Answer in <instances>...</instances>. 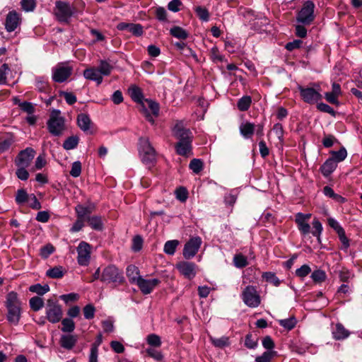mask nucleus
I'll return each instance as SVG.
<instances>
[{"instance_id": "obj_31", "label": "nucleus", "mask_w": 362, "mask_h": 362, "mask_svg": "<svg viewBox=\"0 0 362 362\" xmlns=\"http://www.w3.org/2000/svg\"><path fill=\"white\" fill-rule=\"evenodd\" d=\"M13 142L14 139L11 135L6 137H0V153H3L8 150Z\"/></svg>"}, {"instance_id": "obj_32", "label": "nucleus", "mask_w": 362, "mask_h": 362, "mask_svg": "<svg viewBox=\"0 0 362 362\" xmlns=\"http://www.w3.org/2000/svg\"><path fill=\"white\" fill-rule=\"evenodd\" d=\"M178 245L179 241L177 240H168L165 243L163 250L167 255H173Z\"/></svg>"}, {"instance_id": "obj_26", "label": "nucleus", "mask_w": 362, "mask_h": 362, "mask_svg": "<svg viewBox=\"0 0 362 362\" xmlns=\"http://www.w3.org/2000/svg\"><path fill=\"white\" fill-rule=\"evenodd\" d=\"M296 222L298 225V230L303 235H307L310 232V226L308 221L304 220L301 215H296Z\"/></svg>"}, {"instance_id": "obj_62", "label": "nucleus", "mask_w": 362, "mask_h": 362, "mask_svg": "<svg viewBox=\"0 0 362 362\" xmlns=\"http://www.w3.org/2000/svg\"><path fill=\"white\" fill-rule=\"evenodd\" d=\"M146 351L149 356L153 358L156 361H161L163 358V355L161 354V353L153 348H148L146 349Z\"/></svg>"}, {"instance_id": "obj_13", "label": "nucleus", "mask_w": 362, "mask_h": 362, "mask_svg": "<svg viewBox=\"0 0 362 362\" xmlns=\"http://www.w3.org/2000/svg\"><path fill=\"white\" fill-rule=\"evenodd\" d=\"M71 66L58 64L52 69V79L57 83L64 82L72 74Z\"/></svg>"}, {"instance_id": "obj_14", "label": "nucleus", "mask_w": 362, "mask_h": 362, "mask_svg": "<svg viewBox=\"0 0 362 362\" xmlns=\"http://www.w3.org/2000/svg\"><path fill=\"white\" fill-rule=\"evenodd\" d=\"M35 156V151L32 148H26L21 151L15 159L16 166L28 167Z\"/></svg>"}, {"instance_id": "obj_36", "label": "nucleus", "mask_w": 362, "mask_h": 362, "mask_svg": "<svg viewBox=\"0 0 362 362\" xmlns=\"http://www.w3.org/2000/svg\"><path fill=\"white\" fill-rule=\"evenodd\" d=\"M29 290L33 293L42 296L49 291V286L48 285L42 286L40 284H36L30 286Z\"/></svg>"}, {"instance_id": "obj_11", "label": "nucleus", "mask_w": 362, "mask_h": 362, "mask_svg": "<svg viewBox=\"0 0 362 362\" xmlns=\"http://www.w3.org/2000/svg\"><path fill=\"white\" fill-rule=\"evenodd\" d=\"M202 240L200 237H193L187 241L183 249V256L187 259L194 257L197 253Z\"/></svg>"}, {"instance_id": "obj_29", "label": "nucleus", "mask_w": 362, "mask_h": 362, "mask_svg": "<svg viewBox=\"0 0 362 362\" xmlns=\"http://www.w3.org/2000/svg\"><path fill=\"white\" fill-rule=\"evenodd\" d=\"M75 210L77 214V217L84 219L86 221L87 220V218L88 216H90V214L92 212V210L90 207L85 206L81 204L77 205L75 208Z\"/></svg>"}, {"instance_id": "obj_48", "label": "nucleus", "mask_w": 362, "mask_h": 362, "mask_svg": "<svg viewBox=\"0 0 362 362\" xmlns=\"http://www.w3.org/2000/svg\"><path fill=\"white\" fill-rule=\"evenodd\" d=\"M149 345L154 347H159L161 345V340L158 335L155 334H149L146 338Z\"/></svg>"}, {"instance_id": "obj_46", "label": "nucleus", "mask_w": 362, "mask_h": 362, "mask_svg": "<svg viewBox=\"0 0 362 362\" xmlns=\"http://www.w3.org/2000/svg\"><path fill=\"white\" fill-rule=\"evenodd\" d=\"M194 10L199 19H201L203 21H209V13L206 8L202 6H197Z\"/></svg>"}, {"instance_id": "obj_61", "label": "nucleus", "mask_w": 362, "mask_h": 362, "mask_svg": "<svg viewBox=\"0 0 362 362\" xmlns=\"http://www.w3.org/2000/svg\"><path fill=\"white\" fill-rule=\"evenodd\" d=\"M19 106L23 111L27 112L29 115H32L35 112V107L31 103H19Z\"/></svg>"}, {"instance_id": "obj_27", "label": "nucleus", "mask_w": 362, "mask_h": 362, "mask_svg": "<svg viewBox=\"0 0 362 362\" xmlns=\"http://www.w3.org/2000/svg\"><path fill=\"white\" fill-rule=\"evenodd\" d=\"M86 221L93 230H102L103 228V223L100 216H88Z\"/></svg>"}, {"instance_id": "obj_9", "label": "nucleus", "mask_w": 362, "mask_h": 362, "mask_svg": "<svg viewBox=\"0 0 362 362\" xmlns=\"http://www.w3.org/2000/svg\"><path fill=\"white\" fill-rule=\"evenodd\" d=\"M63 316V312L61 305L57 300L49 299L46 305V317L51 323L59 322Z\"/></svg>"}, {"instance_id": "obj_18", "label": "nucleus", "mask_w": 362, "mask_h": 362, "mask_svg": "<svg viewBox=\"0 0 362 362\" xmlns=\"http://www.w3.org/2000/svg\"><path fill=\"white\" fill-rule=\"evenodd\" d=\"M77 124L83 132L87 134H93V131L91 130L93 122L88 115L86 113L78 114L77 116Z\"/></svg>"}, {"instance_id": "obj_54", "label": "nucleus", "mask_w": 362, "mask_h": 362, "mask_svg": "<svg viewBox=\"0 0 362 362\" xmlns=\"http://www.w3.org/2000/svg\"><path fill=\"white\" fill-rule=\"evenodd\" d=\"M273 132L279 139L281 144L283 143L284 129L281 124H275L273 127Z\"/></svg>"}, {"instance_id": "obj_43", "label": "nucleus", "mask_w": 362, "mask_h": 362, "mask_svg": "<svg viewBox=\"0 0 362 362\" xmlns=\"http://www.w3.org/2000/svg\"><path fill=\"white\" fill-rule=\"evenodd\" d=\"M347 156L346 150L344 148H340L338 151L332 153L331 159H334L335 163L343 161Z\"/></svg>"}, {"instance_id": "obj_16", "label": "nucleus", "mask_w": 362, "mask_h": 362, "mask_svg": "<svg viewBox=\"0 0 362 362\" xmlns=\"http://www.w3.org/2000/svg\"><path fill=\"white\" fill-rule=\"evenodd\" d=\"M21 22V16L16 11H11L6 15L5 20V29L11 33L14 31Z\"/></svg>"}, {"instance_id": "obj_1", "label": "nucleus", "mask_w": 362, "mask_h": 362, "mask_svg": "<svg viewBox=\"0 0 362 362\" xmlns=\"http://www.w3.org/2000/svg\"><path fill=\"white\" fill-rule=\"evenodd\" d=\"M173 135L179 140L175 145L177 153L184 156L190 154L193 136L191 131L184 127L182 122H177L175 124Z\"/></svg>"}, {"instance_id": "obj_56", "label": "nucleus", "mask_w": 362, "mask_h": 362, "mask_svg": "<svg viewBox=\"0 0 362 362\" xmlns=\"http://www.w3.org/2000/svg\"><path fill=\"white\" fill-rule=\"evenodd\" d=\"M16 176L21 180H27L29 177V173L26 170L27 167L17 166Z\"/></svg>"}, {"instance_id": "obj_22", "label": "nucleus", "mask_w": 362, "mask_h": 362, "mask_svg": "<svg viewBox=\"0 0 362 362\" xmlns=\"http://www.w3.org/2000/svg\"><path fill=\"white\" fill-rule=\"evenodd\" d=\"M240 133L245 139H250L254 134L255 125L250 122H243L240 125Z\"/></svg>"}, {"instance_id": "obj_38", "label": "nucleus", "mask_w": 362, "mask_h": 362, "mask_svg": "<svg viewBox=\"0 0 362 362\" xmlns=\"http://www.w3.org/2000/svg\"><path fill=\"white\" fill-rule=\"evenodd\" d=\"M129 93L133 100L136 102H141L143 95L139 88L134 86L129 89Z\"/></svg>"}, {"instance_id": "obj_50", "label": "nucleus", "mask_w": 362, "mask_h": 362, "mask_svg": "<svg viewBox=\"0 0 362 362\" xmlns=\"http://www.w3.org/2000/svg\"><path fill=\"white\" fill-rule=\"evenodd\" d=\"M83 311L84 317L87 320L93 319L95 316V307L91 304L86 305L83 308Z\"/></svg>"}, {"instance_id": "obj_24", "label": "nucleus", "mask_w": 362, "mask_h": 362, "mask_svg": "<svg viewBox=\"0 0 362 362\" xmlns=\"http://www.w3.org/2000/svg\"><path fill=\"white\" fill-rule=\"evenodd\" d=\"M337 168V163L334 159H327L321 166L320 170L325 177H328Z\"/></svg>"}, {"instance_id": "obj_8", "label": "nucleus", "mask_w": 362, "mask_h": 362, "mask_svg": "<svg viewBox=\"0 0 362 362\" xmlns=\"http://www.w3.org/2000/svg\"><path fill=\"white\" fill-rule=\"evenodd\" d=\"M314 9L315 4L313 1H305L297 14V21L305 25L311 24L315 19Z\"/></svg>"}, {"instance_id": "obj_35", "label": "nucleus", "mask_w": 362, "mask_h": 362, "mask_svg": "<svg viewBox=\"0 0 362 362\" xmlns=\"http://www.w3.org/2000/svg\"><path fill=\"white\" fill-rule=\"evenodd\" d=\"M97 69L102 76H108L112 70V66L105 60H100Z\"/></svg>"}, {"instance_id": "obj_34", "label": "nucleus", "mask_w": 362, "mask_h": 362, "mask_svg": "<svg viewBox=\"0 0 362 362\" xmlns=\"http://www.w3.org/2000/svg\"><path fill=\"white\" fill-rule=\"evenodd\" d=\"M31 309L34 311H38L44 306V300L41 297L35 296L30 299L29 301Z\"/></svg>"}, {"instance_id": "obj_42", "label": "nucleus", "mask_w": 362, "mask_h": 362, "mask_svg": "<svg viewBox=\"0 0 362 362\" xmlns=\"http://www.w3.org/2000/svg\"><path fill=\"white\" fill-rule=\"evenodd\" d=\"M234 265L238 268H243L248 264L247 258L241 255H235L233 257Z\"/></svg>"}, {"instance_id": "obj_64", "label": "nucleus", "mask_w": 362, "mask_h": 362, "mask_svg": "<svg viewBox=\"0 0 362 362\" xmlns=\"http://www.w3.org/2000/svg\"><path fill=\"white\" fill-rule=\"evenodd\" d=\"M339 279L341 281L347 282L353 278V274L347 269H342L339 274Z\"/></svg>"}, {"instance_id": "obj_53", "label": "nucleus", "mask_w": 362, "mask_h": 362, "mask_svg": "<svg viewBox=\"0 0 362 362\" xmlns=\"http://www.w3.org/2000/svg\"><path fill=\"white\" fill-rule=\"evenodd\" d=\"M311 272L310 267L307 264H303L299 269L296 270V275L300 278H304Z\"/></svg>"}, {"instance_id": "obj_25", "label": "nucleus", "mask_w": 362, "mask_h": 362, "mask_svg": "<svg viewBox=\"0 0 362 362\" xmlns=\"http://www.w3.org/2000/svg\"><path fill=\"white\" fill-rule=\"evenodd\" d=\"M77 341V337L74 335H63L60 339L61 346L66 349H71Z\"/></svg>"}, {"instance_id": "obj_41", "label": "nucleus", "mask_w": 362, "mask_h": 362, "mask_svg": "<svg viewBox=\"0 0 362 362\" xmlns=\"http://www.w3.org/2000/svg\"><path fill=\"white\" fill-rule=\"evenodd\" d=\"M189 167L193 173L198 174L203 169V162L200 159L194 158L190 161Z\"/></svg>"}, {"instance_id": "obj_3", "label": "nucleus", "mask_w": 362, "mask_h": 362, "mask_svg": "<svg viewBox=\"0 0 362 362\" xmlns=\"http://www.w3.org/2000/svg\"><path fill=\"white\" fill-rule=\"evenodd\" d=\"M49 132L55 136H60L63 134L65 127V119L61 115L59 110H53L51 112L49 118L47 122Z\"/></svg>"}, {"instance_id": "obj_52", "label": "nucleus", "mask_w": 362, "mask_h": 362, "mask_svg": "<svg viewBox=\"0 0 362 362\" xmlns=\"http://www.w3.org/2000/svg\"><path fill=\"white\" fill-rule=\"evenodd\" d=\"M275 352L267 351L264 352L261 356H257L255 359L256 362H270L272 357L274 356Z\"/></svg>"}, {"instance_id": "obj_45", "label": "nucleus", "mask_w": 362, "mask_h": 362, "mask_svg": "<svg viewBox=\"0 0 362 362\" xmlns=\"http://www.w3.org/2000/svg\"><path fill=\"white\" fill-rule=\"evenodd\" d=\"M30 195L25 192V190L21 189L17 191L16 196V202L18 204H22L28 201Z\"/></svg>"}, {"instance_id": "obj_5", "label": "nucleus", "mask_w": 362, "mask_h": 362, "mask_svg": "<svg viewBox=\"0 0 362 362\" xmlns=\"http://www.w3.org/2000/svg\"><path fill=\"white\" fill-rule=\"evenodd\" d=\"M100 281L105 284H121L124 281L123 273L113 264L105 267L102 272Z\"/></svg>"}, {"instance_id": "obj_57", "label": "nucleus", "mask_w": 362, "mask_h": 362, "mask_svg": "<svg viewBox=\"0 0 362 362\" xmlns=\"http://www.w3.org/2000/svg\"><path fill=\"white\" fill-rule=\"evenodd\" d=\"M317 108L320 111L326 112V113H329L332 116L334 117L336 115V112L334 110V109L325 103H318L317 105Z\"/></svg>"}, {"instance_id": "obj_21", "label": "nucleus", "mask_w": 362, "mask_h": 362, "mask_svg": "<svg viewBox=\"0 0 362 362\" xmlns=\"http://www.w3.org/2000/svg\"><path fill=\"white\" fill-rule=\"evenodd\" d=\"M350 332L341 323H337L332 330L333 338L336 340H343L349 337Z\"/></svg>"}, {"instance_id": "obj_47", "label": "nucleus", "mask_w": 362, "mask_h": 362, "mask_svg": "<svg viewBox=\"0 0 362 362\" xmlns=\"http://www.w3.org/2000/svg\"><path fill=\"white\" fill-rule=\"evenodd\" d=\"M262 277L266 279L267 282H269L274 286H277L280 284V280L275 275V274L272 272H264L262 274Z\"/></svg>"}, {"instance_id": "obj_40", "label": "nucleus", "mask_w": 362, "mask_h": 362, "mask_svg": "<svg viewBox=\"0 0 362 362\" xmlns=\"http://www.w3.org/2000/svg\"><path fill=\"white\" fill-rule=\"evenodd\" d=\"M62 331L64 332H71L75 329L74 322L70 318H64L62 321Z\"/></svg>"}, {"instance_id": "obj_19", "label": "nucleus", "mask_w": 362, "mask_h": 362, "mask_svg": "<svg viewBox=\"0 0 362 362\" xmlns=\"http://www.w3.org/2000/svg\"><path fill=\"white\" fill-rule=\"evenodd\" d=\"M119 30H127L135 36H141L144 33L143 26L141 24L119 23L117 26Z\"/></svg>"}, {"instance_id": "obj_17", "label": "nucleus", "mask_w": 362, "mask_h": 362, "mask_svg": "<svg viewBox=\"0 0 362 362\" xmlns=\"http://www.w3.org/2000/svg\"><path fill=\"white\" fill-rule=\"evenodd\" d=\"M176 268L185 278L192 279L196 276V265L193 262H180L176 264Z\"/></svg>"}, {"instance_id": "obj_4", "label": "nucleus", "mask_w": 362, "mask_h": 362, "mask_svg": "<svg viewBox=\"0 0 362 362\" xmlns=\"http://www.w3.org/2000/svg\"><path fill=\"white\" fill-rule=\"evenodd\" d=\"M139 152L141 160L146 165L152 164L156 159V153L148 138L141 137L139 142Z\"/></svg>"}, {"instance_id": "obj_10", "label": "nucleus", "mask_w": 362, "mask_h": 362, "mask_svg": "<svg viewBox=\"0 0 362 362\" xmlns=\"http://www.w3.org/2000/svg\"><path fill=\"white\" fill-rule=\"evenodd\" d=\"M242 298L243 302L251 308H257L260 304V297L252 286H248L244 289Z\"/></svg>"}, {"instance_id": "obj_39", "label": "nucleus", "mask_w": 362, "mask_h": 362, "mask_svg": "<svg viewBox=\"0 0 362 362\" xmlns=\"http://www.w3.org/2000/svg\"><path fill=\"white\" fill-rule=\"evenodd\" d=\"M279 323L286 329L291 330L296 325V320L295 317H291L288 319L279 320Z\"/></svg>"}, {"instance_id": "obj_37", "label": "nucleus", "mask_w": 362, "mask_h": 362, "mask_svg": "<svg viewBox=\"0 0 362 362\" xmlns=\"http://www.w3.org/2000/svg\"><path fill=\"white\" fill-rule=\"evenodd\" d=\"M78 144V137L76 136H72L67 138L64 144L63 147L66 150H71L75 148Z\"/></svg>"}, {"instance_id": "obj_49", "label": "nucleus", "mask_w": 362, "mask_h": 362, "mask_svg": "<svg viewBox=\"0 0 362 362\" xmlns=\"http://www.w3.org/2000/svg\"><path fill=\"white\" fill-rule=\"evenodd\" d=\"M311 278L315 282L320 283L325 280L326 274L322 270H315L312 273Z\"/></svg>"}, {"instance_id": "obj_30", "label": "nucleus", "mask_w": 362, "mask_h": 362, "mask_svg": "<svg viewBox=\"0 0 362 362\" xmlns=\"http://www.w3.org/2000/svg\"><path fill=\"white\" fill-rule=\"evenodd\" d=\"M252 103V98L249 95H245L238 101L237 106L240 111H247Z\"/></svg>"}, {"instance_id": "obj_7", "label": "nucleus", "mask_w": 362, "mask_h": 362, "mask_svg": "<svg viewBox=\"0 0 362 362\" xmlns=\"http://www.w3.org/2000/svg\"><path fill=\"white\" fill-rule=\"evenodd\" d=\"M75 9L69 3L57 1L55 3L54 13L57 19L62 23H68L73 16Z\"/></svg>"}, {"instance_id": "obj_12", "label": "nucleus", "mask_w": 362, "mask_h": 362, "mask_svg": "<svg viewBox=\"0 0 362 362\" xmlns=\"http://www.w3.org/2000/svg\"><path fill=\"white\" fill-rule=\"evenodd\" d=\"M77 262L81 266H87L90 260L91 246L86 242L82 241L77 248Z\"/></svg>"}, {"instance_id": "obj_20", "label": "nucleus", "mask_w": 362, "mask_h": 362, "mask_svg": "<svg viewBox=\"0 0 362 362\" xmlns=\"http://www.w3.org/2000/svg\"><path fill=\"white\" fill-rule=\"evenodd\" d=\"M83 75L86 79L95 81L98 85L103 82V76L96 67L91 66L86 69Z\"/></svg>"}, {"instance_id": "obj_63", "label": "nucleus", "mask_w": 362, "mask_h": 362, "mask_svg": "<svg viewBox=\"0 0 362 362\" xmlns=\"http://www.w3.org/2000/svg\"><path fill=\"white\" fill-rule=\"evenodd\" d=\"M54 247L52 245H47L41 248L40 255L43 258H47L54 252Z\"/></svg>"}, {"instance_id": "obj_59", "label": "nucleus", "mask_w": 362, "mask_h": 362, "mask_svg": "<svg viewBox=\"0 0 362 362\" xmlns=\"http://www.w3.org/2000/svg\"><path fill=\"white\" fill-rule=\"evenodd\" d=\"M143 246V239L141 236L136 235L133 238L132 248L134 252L141 250Z\"/></svg>"}, {"instance_id": "obj_51", "label": "nucleus", "mask_w": 362, "mask_h": 362, "mask_svg": "<svg viewBox=\"0 0 362 362\" xmlns=\"http://www.w3.org/2000/svg\"><path fill=\"white\" fill-rule=\"evenodd\" d=\"M322 231V226L321 223L318 219L315 218L313 221V230L311 231L312 234L319 238Z\"/></svg>"}, {"instance_id": "obj_23", "label": "nucleus", "mask_w": 362, "mask_h": 362, "mask_svg": "<svg viewBox=\"0 0 362 362\" xmlns=\"http://www.w3.org/2000/svg\"><path fill=\"white\" fill-rule=\"evenodd\" d=\"M126 274L131 284H136L142 276L139 274V269L134 265H129L126 269Z\"/></svg>"}, {"instance_id": "obj_44", "label": "nucleus", "mask_w": 362, "mask_h": 362, "mask_svg": "<svg viewBox=\"0 0 362 362\" xmlns=\"http://www.w3.org/2000/svg\"><path fill=\"white\" fill-rule=\"evenodd\" d=\"M210 339L213 344L216 347L223 348L229 345V339L226 337H222L220 338L211 337Z\"/></svg>"}, {"instance_id": "obj_15", "label": "nucleus", "mask_w": 362, "mask_h": 362, "mask_svg": "<svg viewBox=\"0 0 362 362\" xmlns=\"http://www.w3.org/2000/svg\"><path fill=\"white\" fill-rule=\"evenodd\" d=\"M160 283V281L158 279H146L141 277L136 284L143 294L147 295L151 293Z\"/></svg>"}, {"instance_id": "obj_33", "label": "nucleus", "mask_w": 362, "mask_h": 362, "mask_svg": "<svg viewBox=\"0 0 362 362\" xmlns=\"http://www.w3.org/2000/svg\"><path fill=\"white\" fill-rule=\"evenodd\" d=\"M46 274L52 279H60L64 276V272L62 267H54L48 269L46 272Z\"/></svg>"}, {"instance_id": "obj_2", "label": "nucleus", "mask_w": 362, "mask_h": 362, "mask_svg": "<svg viewBox=\"0 0 362 362\" xmlns=\"http://www.w3.org/2000/svg\"><path fill=\"white\" fill-rule=\"evenodd\" d=\"M5 306L7 309V320L13 325L19 322L21 314V303L18 294L11 291L6 295Z\"/></svg>"}, {"instance_id": "obj_55", "label": "nucleus", "mask_w": 362, "mask_h": 362, "mask_svg": "<svg viewBox=\"0 0 362 362\" xmlns=\"http://www.w3.org/2000/svg\"><path fill=\"white\" fill-rule=\"evenodd\" d=\"M81 163L79 161H75L73 163L70 175L74 177H77L81 175Z\"/></svg>"}, {"instance_id": "obj_60", "label": "nucleus", "mask_w": 362, "mask_h": 362, "mask_svg": "<svg viewBox=\"0 0 362 362\" xmlns=\"http://www.w3.org/2000/svg\"><path fill=\"white\" fill-rule=\"evenodd\" d=\"M21 6L25 11H32L35 7V0H21Z\"/></svg>"}, {"instance_id": "obj_58", "label": "nucleus", "mask_w": 362, "mask_h": 362, "mask_svg": "<svg viewBox=\"0 0 362 362\" xmlns=\"http://www.w3.org/2000/svg\"><path fill=\"white\" fill-rule=\"evenodd\" d=\"M155 15L159 21H167V11L163 7H158L155 10Z\"/></svg>"}, {"instance_id": "obj_6", "label": "nucleus", "mask_w": 362, "mask_h": 362, "mask_svg": "<svg viewBox=\"0 0 362 362\" xmlns=\"http://www.w3.org/2000/svg\"><path fill=\"white\" fill-rule=\"evenodd\" d=\"M300 97L303 100L309 104H314L322 99L320 86L313 83V87L298 86Z\"/></svg>"}, {"instance_id": "obj_28", "label": "nucleus", "mask_w": 362, "mask_h": 362, "mask_svg": "<svg viewBox=\"0 0 362 362\" xmlns=\"http://www.w3.org/2000/svg\"><path fill=\"white\" fill-rule=\"evenodd\" d=\"M170 33L174 37L180 40H185L189 36L187 31L180 26H173L171 28Z\"/></svg>"}]
</instances>
